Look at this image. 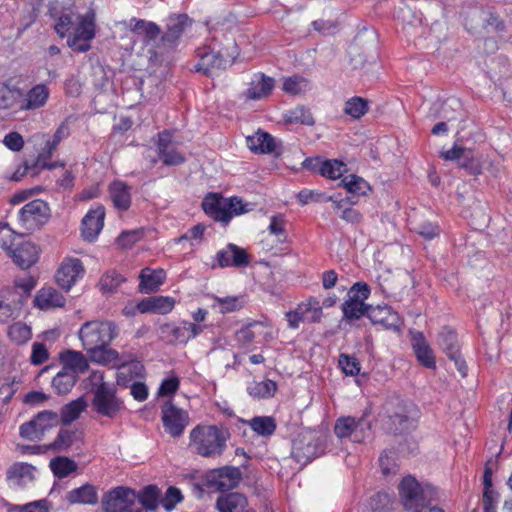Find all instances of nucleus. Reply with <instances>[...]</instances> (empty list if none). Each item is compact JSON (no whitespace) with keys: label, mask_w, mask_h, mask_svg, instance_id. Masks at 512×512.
Instances as JSON below:
<instances>
[{"label":"nucleus","mask_w":512,"mask_h":512,"mask_svg":"<svg viewBox=\"0 0 512 512\" xmlns=\"http://www.w3.org/2000/svg\"><path fill=\"white\" fill-rule=\"evenodd\" d=\"M79 339L91 362L119 368L118 383L121 377L130 370L126 360L115 349L109 347L118 336V327L113 321L93 320L82 324Z\"/></svg>","instance_id":"f257e3e1"},{"label":"nucleus","mask_w":512,"mask_h":512,"mask_svg":"<svg viewBox=\"0 0 512 512\" xmlns=\"http://www.w3.org/2000/svg\"><path fill=\"white\" fill-rule=\"evenodd\" d=\"M229 434L215 425H197L190 431L189 446L204 458L220 457L227 447Z\"/></svg>","instance_id":"f03ea898"},{"label":"nucleus","mask_w":512,"mask_h":512,"mask_svg":"<svg viewBox=\"0 0 512 512\" xmlns=\"http://www.w3.org/2000/svg\"><path fill=\"white\" fill-rule=\"evenodd\" d=\"M89 380L93 392V410L102 416L115 417L123 408V402L117 397L114 384L105 382L104 373L99 370L92 371Z\"/></svg>","instance_id":"7ed1b4c3"},{"label":"nucleus","mask_w":512,"mask_h":512,"mask_svg":"<svg viewBox=\"0 0 512 512\" xmlns=\"http://www.w3.org/2000/svg\"><path fill=\"white\" fill-rule=\"evenodd\" d=\"M202 207L210 218L224 225H227L233 216L249 211L247 204L243 203L242 199L238 197L224 198L213 193L204 198Z\"/></svg>","instance_id":"20e7f679"},{"label":"nucleus","mask_w":512,"mask_h":512,"mask_svg":"<svg viewBox=\"0 0 512 512\" xmlns=\"http://www.w3.org/2000/svg\"><path fill=\"white\" fill-rule=\"evenodd\" d=\"M399 497L403 507L413 512L429 505L432 488L421 485L413 476L404 477L399 486Z\"/></svg>","instance_id":"39448f33"},{"label":"nucleus","mask_w":512,"mask_h":512,"mask_svg":"<svg viewBox=\"0 0 512 512\" xmlns=\"http://www.w3.org/2000/svg\"><path fill=\"white\" fill-rule=\"evenodd\" d=\"M51 211L47 202L35 199L18 211V224L26 232H34L49 220Z\"/></svg>","instance_id":"423d86ee"},{"label":"nucleus","mask_w":512,"mask_h":512,"mask_svg":"<svg viewBox=\"0 0 512 512\" xmlns=\"http://www.w3.org/2000/svg\"><path fill=\"white\" fill-rule=\"evenodd\" d=\"M370 295V288L366 283H355L347 293V298L342 304L343 319L347 321L359 320L368 314L370 305L365 300Z\"/></svg>","instance_id":"0eeeda50"},{"label":"nucleus","mask_w":512,"mask_h":512,"mask_svg":"<svg viewBox=\"0 0 512 512\" xmlns=\"http://www.w3.org/2000/svg\"><path fill=\"white\" fill-rule=\"evenodd\" d=\"M191 25V20L186 14L171 15L166 20V31L163 33L159 40V44L155 50H151V55L157 57L173 49L179 42L180 37Z\"/></svg>","instance_id":"6e6552de"},{"label":"nucleus","mask_w":512,"mask_h":512,"mask_svg":"<svg viewBox=\"0 0 512 512\" xmlns=\"http://www.w3.org/2000/svg\"><path fill=\"white\" fill-rule=\"evenodd\" d=\"M95 27L94 12L77 16V24L73 34L68 36L67 45L76 52H87L91 48L90 41L95 37Z\"/></svg>","instance_id":"1a4fd4ad"},{"label":"nucleus","mask_w":512,"mask_h":512,"mask_svg":"<svg viewBox=\"0 0 512 512\" xmlns=\"http://www.w3.org/2000/svg\"><path fill=\"white\" fill-rule=\"evenodd\" d=\"M161 421L168 435L179 438L190 424V416L188 411L176 406L172 401H166L161 406Z\"/></svg>","instance_id":"9d476101"},{"label":"nucleus","mask_w":512,"mask_h":512,"mask_svg":"<svg viewBox=\"0 0 512 512\" xmlns=\"http://www.w3.org/2000/svg\"><path fill=\"white\" fill-rule=\"evenodd\" d=\"M371 423L367 420L366 415L361 417H340L337 419L334 432L339 438H350L353 442L361 443L370 434Z\"/></svg>","instance_id":"9b49d317"},{"label":"nucleus","mask_w":512,"mask_h":512,"mask_svg":"<svg viewBox=\"0 0 512 512\" xmlns=\"http://www.w3.org/2000/svg\"><path fill=\"white\" fill-rule=\"evenodd\" d=\"M2 248L12 257L14 263L21 269H28L39 259L40 250L31 241L14 239L10 245L3 241Z\"/></svg>","instance_id":"f8f14e48"},{"label":"nucleus","mask_w":512,"mask_h":512,"mask_svg":"<svg viewBox=\"0 0 512 512\" xmlns=\"http://www.w3.org/2000/svg\"><path fill=\"white\" fill-rule=\"evenodd\" d=\"M323 315L322 306L316 298H309L297 305V307L286 313L288 326L297 329L300 323H318Z\"/></svg>","instance_id":"ddd939ff"},{"label":"nucleus","mask_w":512,"mask_h":512,"mask_svg":"<svg viewBox=\"0 0 512 512\" xmlns=\"http://www.w3.org/2000/svg\"><path fill=\"white\" fill-rule=\"evenodd\" d=\"M204 327L192 322L182 321L179 324L165 323L161 325L160 331L162 337L169 343L185 344L200 335Z\"/></svg>","instance_id":"4468645a"},{"label":"nucleus","mask_w":512,"mask_h":512,"mask_svg":"<svg viewBox=\"0 0 512 512\" xmlns=\"http://www.w3.org/2000/svg\"><path fill=\"white\" fill-rule=\"evenodd\" d=\"M134 500H137L134 489L117 486L103 495L101 505L104 512H126Z\"/></svg>","instance_id":"2eb2a0df"},{"label":"nucleus","mask_w":512,"mask_h":512,"mask_svg":"<svg viewBox=\"0 0 512 512\" xmlns=\"http://www.w3.org/2000/svg\"><path fill=\"white\" fill-rule=\"evenodd\" d=\"M438 345L442 351L455 363L459 373L465 377L467 375L468 367L465 360L462 358L457 333L449 327H443L438 334Z\"/></svg>","instance_id":"dca6fc26"},{"label":"nucleus","mask_w":512,"mask_h":512,"mask_svg":"<svg viewBox=\"0 0 512 512\" xmlns=\"http://www.w3.org/2000/svg\"><path fill=\"white\" fill-rule=\"evenodd\" d=\"M85 269L80 259L74 257L65 258L55 274L57 284L65 291L84 276Z\"/></svg>","instance_id":"f3484780"},{"label":"nucleus","mask_w":512,"mask_h":512,"mask_svg":"<svg viewBox=\"0 0 512 512\" xmlns=\"http://www.w3.org/2000/svg\"><path fill=\"white\" fill-rule=\"evenodd\" d=\"M241 473L236 467H223L212 471L208 477V485L217 491L225 492L234 489L240 481Z\"/></svg>","instance_id":"a211bd4d"},{"label":"nucleus","mask_w":512,"mask_h":512,"mask_svg":"<svg viewBox=\"0 0 512 512\" xmlns=\"http://www.w3.org/2000/svg\"><path fill=\"white\" fill-rule=\"evenodd\" d=\"M36 467L26 462L13 463L6 472L10 486L24 489L35 481Z\"/></svg>","instance_id":"6ab92c4d"},{"label":"nucleus","mask_w":512,"mask_h":512,"mask_svg":"<svg viewBox=\"0 0 512 512\" xmlns=\"http://www.w3.org/2000/svg\"><path fill=\"white\" fill-rule=\"evenodd\" d=\"M157 152L166 166H176L185 162L184 155L172 142V135L169 131L164 130L158 134Z\"/></svg>","instance_id":"aec40b11"},{"label":"nucleus","mask_w":512,"mask_h":512,"mask_svg":"<svg viewBox=\"0 0 512 512\" xmlns=\"http://www.w3.org/2000/svg\"><path fill=\"white\" fill-rule=\"evenodd\" d=\"M23 304V295L16 289L0 290V322L16 318Z\"/></svg>","instance_id":"412c9836"},{"label":"nucleus","mask_w":512,"mask_h":512,"mask_svg":"<svg viewBox=\"0 0 512 512\" xmlns=\"http://www.w3.org/2000/svg\"><path fill=\"white\" fill-rule=\"evenodd\" d=\"M50 89L46 84L40 83L30 88L20 100L18 111H31L44 107L49 99Z\"/></svg>","instance_id":"4be33fe9"},{"label":"nucleus","mask_w":512,"mask_h":512,"mask_svg":"<svg viewBox=\"0 0 512 512\" xmlns=\"http://www.w3.org/2000/svg\"><path fill=\"white\" fill-rule=\"evenodd\" d=\"M105 208L102 205L88 211L82 220L81 234L87 241H94L104 226Z\"/></svg>","instance_id":"5701e85b"},{"label":"nucleus","mask_w":512,"mask_h":512,"mask_svg":"<svg viewBox=\"0 0 512 512\" xmlns=\"http://www.w3.org/2000/svg\"><path fill=\"white\" fill-rule=\"evenodd\" d=\"M216 260L218 265L222 268L232 266L244 267L249 264V258L246 251L232 243L217 252Z\"/></svg>","instance_id":"b1692460"},{"label":"nucleus","mask_w":512,"mask_h":512,"mask_svg":"<svg viewBox=\"0 0 512 512\" xmlns=\"http://www.w3.org/2000/svg\"><path fill=\"white\" fill-rule=\"evenodd\" d=\"M275 85L274 78L265 75L264 73H256L252 77L249 87L244 92L248 100H261L267 98Z\"/></svg>","instance_id":"393cba45"},{"label":"nucleus","mask_w":512,"mask_h":512,"mask_svg":"<svg viewBox=\"0 0 512 512\" xmlns=\"http://www.w3.org/2000/svg\"><path fill=\"white\" fill-rule=\"evenodd\" d=\"M321 447L317 441L301 438L293 443L291 455L296 462L306 465L321 454Z\"/></svg>","instance_id":"a878e982"},{"label":"nucleus","mask_w":512,"mask_h":512,"mask_svg":"<svg viewBox=\"0 0 512 512\" xmlns=\"http://www.w3.org/2000/svg\"><path fill=\"white\" fill-rule=\"evenodd\" d=\"M131 187L122 180H114L108 186L109 197L119 211H127L131 206Z\"/></svg>","instance_id":"bb28decb"},{"label":"nucleus","mask_w":512,"mask_h":512,"mask_svg":"<svg viewBox=\"0 0 512 512\" xmlns=\"http://www.w3.org/2000/svg\"><path fill=\"white\" fill-rule=\"evenodd\" d=\"M175 299L169 296H151L138 302L140 313L167 314L175 306Z\"/></svg>","instance_id":"cd10ccee"},{"label":"nucleus","mask_w":512,"mask_h":512,"mask_svg":"<svg viewBox=\"0 0 512 512\" xmlns=\"http://www.w3.org/2000/svg\"><path fill=\"white\" fill-rule=\"evenodd\" d=\"M59 359L63 366L62 368L77 377L79 374L86 372L89 368L87 358L80 351H63L60 353Z\"/></svg>","instance_id":"c85d7f7f"},{"label":"nucleus","mask_w":512,"mask_h":512,"mask_svg":"<svg viewBox=\"0 0 512 512\" xmlns=\"http://www.w3.org/2000/svg\"><path fill=\"white\" fill-rule=\"evenodd\" d=\"M134 23L133 27H131V31L136 35L137 38L141 39L146 46L155 42L161 33L160 27L151 21H146L143 19H131V24Z\"/></svg>","instance_id":"c756f323"},{"label":"nucleus","mask_w":512,"mask_h":512,"mask_svg":"<svg viewBox=\"0 0 512 512\" xmlns=\"http://www.w3.org/2000/svg\"><path fill=\"white\" fill-rule=\"evenodd\" d=\"M199 61L195 66L198 72L210 75L214 69H219L225 66L226 59L223 54L214 51L202 49L198 51Z\"/></svg>","instance_id":"7c9ffc66"},{"label":"nucleus","mask_w":512,"mask_h":512,"mask_svg":"<svg viewBox=\"0 0 512 512\" xmlns=\"http://www.w3.org/2000/svg\"><path fill=\"white\" fill-rule=\"evenodd\" d=\"M34 303L41 310H49L64 306L65 298L55 288L43 287L37 292Z\"/></svg>","instance_id":"2f4dec72"},{"label":"nucleus","mask_w":512,"mask_h":512,"mask_svg":"<svg viewBox=\"0 0 512 512\" xmlns=\"http://www.w3.org/2000/svg\"><path fill=\"white\" fill-rule=\"evenodd\" d=\"M413 351L417 357V360L426 368H435L436 361L433 350L424 339L422 333L417 332L413 335L412 342Z\"/></svg>","instance_id":"473e14b6"},{"label":"nucleus","mask_w":512,"mask_h":512,"mask_svg":"<svg viewBox=\"0 0 512 512\" xmlns=\"http://www.w3.org/2000/svg\"><path fill=\"white\" fill-rule=\"evenodd\" d=\"M66 499L72 505H95L98 502V491L94 485L86 483L70 490L66 495Z\"/></svg>","instance_id":"72a5a7b5"},{"label":"nucleus","mask_w":512,"mask_h":512,"mask_svg":"<svg viewBox=\"0 0 512 512\" xmlns=\"http://www.w3.org/2000/svg\"><path fill=\"white\" fill-rule=\"evenodd\" d=\"M248 148L256 153L268 154L276 150L274 137L264 131L258 130L254 135L246 138Z\"/></svg>","instance_id":"f704fd0d"},{"label":"nucleus","mask_w":512,"mask_h":512,"mask_svg":"<svg viewBox=\"0 0 512 512\" xmlns=\"http://www.w3.org/2000/svg\"><path fill=\"white\" fill-rule=\"evenodd\" d=\"M247 498L237 492L223 494L216 501V508L219 512H245Z\"/></svg>","instance_id":"c9c22d12"},{"label":"nucleus","mask_w":512,"mask_h":512,"mask_svg":"<svg viewBox=\"0 0 512 512\" xmlns=\"http://www.w3.org/2000/svg\"><path fill=\"white\" fill-rule=\"evenodd\" d=\"M139 290L144 293L156 292L160 285L164 283L165 272L162 269L151 270L144 268L141 270Z\"/></svg>","instance_id":"e433bc0d"},{"label":"nucleus","mask_w":512,"mask_h":512,"mask_svg":"<svg viewBox=\"0 0 512 512\" xmlns=\"http://www.w3.org/2000/svg\"><path fill=\"white\" fill-rule=\"evenodd\" d=\"M23 97V90L7 83H0V110L13 109L18 111V105Z\"/></svg>","instance_id":"4c0bfd02"},{"label":"nucleus","mask_w":512,"mask_h":512,"mask_svg":"<svg viewBox=\"0 0 512 512\" xmlns=\"http://www.w3.org/2000/svg\"><path fill=\"white\" fill-rule=\"evenodd\" d=\"M138 504L148 511H156L160 505L161 490L158 486L150 484L136 492Z\"/></svg>","instance_id":"58836bf2"},{"label":"nucleus","mask_w":512,"mask_h":512,"mask_svg":"<svg viewBox=\"0 0 512 512\" xmlns=\"http://www.w3.org/2000/svg\"><path fill=\"white\" fill-rule=\"evenodd\" d=\"M367 317L373 322V323H379L383 324L385 326H394L396 325L397 321V314L392 311L391 307L384 305V306H376L373 307L370 305V308L368 310Z\"/></svg>","instance_id":"ea45409f"},{"label":"nucleus","mask_w":512,"mask_h":512,"mask_svg":"<svg viewBox=\"0 0 512 512\" xmlns=\"http://www.w3.org/2000/svg\"><path fill=\"white\" fill-rule=\"evenodd\" d=\"M297 200L301 205H306L311 202H327L331 201L335 205V209L341 210L345 200H336L332 196H326L315 190L303 189L297 194Z\"/></svg>","instance_id":"a19ab883"},{"label":"nucleus","mask_w":512,"mask_h":512,"mask_svg":"<svg viewBox=\"0 0 512 512\" xmlns=\"http://www.w3.org/2000/svg\"><path fill=\"white\" fill-rule=\"evenodd\" d=\"M309 89L310 81L301 75H293L283 79L282 90L287 94L296 96L305 93Z\"/></svg>","instance_id":"79ce46f5"},{"label":"nucleus","mask_w":512,"mask_h":512,"mask_svg":"<svg viewBox=\"0 0 512 512\" xmlns=\"http://www.w3.org/2000/svg\"><path fill=\"white\" fill-rule=\"evenodd\" d=\"M277 390V385L273 380L266 379L260 382H252L247 386V392L253 398L273 397Z\"/></svg>","instance_id":"37998d69"},{"label":"nucleus","mask_w":512,"mask_h":512,"mask_svg":"<svg viewBox=\"0 0 512 512\" xmlns=\"http://www.w3.org/2000/svg\"><path fill=\"white\" fill-rule=\"evenodd\" d=\"M79 437V434L75 430L61 429L55 438V440L46 445V448L54 451H65L72 446L74 441Z\"/></svg>","instance_id":"c03bdc74"},{"label":"nucleus","mask_w":512,"mask_h":512,"mask_svg":"<svg viewBox=\"0 0 512 512\" xmlns=\"http://www.w3.org/2000/svg\"><path fill=\"white\" fill-rule=\"evenodd\" d=\"M250 428L258 435L271 436L276 430V421L271 416H256L249 421Z\"/></svg>","instance_id":"a18cd8bd"},{"label":"nucleus","mask_w":512,"mask_h":512,"mask_svg":"<svg viewBox=\"0 0 512 512\" xmlns=\"http://www.w3.org/2000/svg\"><path fill=\"white\" fill-rule=\"evenodd\" d=\"M284 119L287 123L290 124H303L312 126L315 123L312 113L304 106H298L287 111L284 115Z\"/></svg>","instance_id":"49530a36"},{"label":"nucleus","mask_w":512,"mask_h":512,"mask_svg":"<svg viewBox=\"0 0 512 512\" xmlns=\"http://www.w3.org/2000/svg\"><path fill=\"white\" fill-rule=\"evenodd\" d=\"M87 406L86 401L80 397L66 404L61 411V420L64 424H70L79 418Z\"/></svg>","instance_id":"de8ad7c7"},{"label":"nucleus","mask_w":512,"mask_h":512,"mask_svg":"<svg viewBox=\"0 0 512 512\" xmlns=\"http://www.w3.org/2000/svg\"><path fill=\"white\" fill-rule=\"evenodd\" d=\"M243 306L244 299L242 296L214 297L213 307L218 308V311L222 314L235 312Z\"/></svg>","instance_id":"09e8293b"},{"label":"nucleus","mask_w":512,"mask_h":512,"mask_svg":"<svg viewBox=\"0 0 512 512\" xmlns=\"http://www.w3.org/2000/svg\"><path fill=\"white\" fill-rule=\"evenodd\" d=\"M77 378V376L62 368L53 378L52 386L58 394H67L74 387Z\"/></svg>","instance_id":"8fccbe9b"},{"label":"nucleus","mask_w":512,"mask_h":512,"mask_svg":"<svg viewBox=\"0 0 512 512\" xmlns=\"http://www.w3.org/2000/svg\"><path fill=\"white\" fill-rule=\"evenodd\" d=\"M52 472L58 478L67 477L77 469L76 463L67 457H55L49 464Z\"/></svg>","instance_id":"3c124183"},{"label":"nucleus","mask_w":512,"mask_h":512,"mask_svg":"<svg viewBox=\"0 0 512 512\" xmlns=\"http://www.w3.org/2000/svg\"><path fill=\"white\" fill-rule=\"evenodd\" d=\"M347 171L346 164L338 160H325L320 164L319 172L330 179H339Z\"/></svg>","instance_id":"603ef678"},{"label":"nucleus","mask_w":512,"mask_h":512,"mask_svg":"<svg viewBox=\"0 0 512 512\" xmlns=\"http://www.w3.org/2000/svg\"><path fill=\"white\" fill-rule=\"evenodd\" d=\"M69 135L70 127L67 121H63L56 129L52 139L46 142V145L44 147V153L46 154V157L50 158L54 151L57 149L59 143L62 140L66 139Z\"/></svg>","instance_id":"864d4df0"},{"label":"nucleus","mask_w":512,"mask_h":512,"mask_svg":"<svg viewBox=\"0 0 512 512\" xmlns=\"http://www.w3.org/2000/svg\"><path fill=\"white\" fill-rule=\"evenodd\" d=\"M125 278L115 270L105 272L100 281V290L104 293L114 292L123 282Z\"/></svg>","instance_id":"5fc2aeb1"},{"label":"nucleus","mask_w":512,"mask_h":512,"mask_svg":"<svg viewBox=\"0 0 512 512\" xmlns=\"http://www.w3.org/2000/svg\"><path fill=\"white\" fill-rule=\"evenodd\" d=\"M368 111V102L358 96H354L345 102L344 113L354 119H359Z\"/></svg>","instance_id":"6e6d98bb"},{"label":"nucleus","mask_w":512,"mask_h":512,"mask_svg":"<svg viewBox=\"0 0 512 512\" xmlns=\"http://www.w3.org/2000/svg\"><path fill=\"white\" fill-rule=\"evenodd\" d=\"M8 337L18 345L26 343L31 338V328L22 323L16 322L8 327Z\"/></svg>","instance_id":"4d7b16f0"},{"label":"nucleus","mask_w":512,"mask_h":512,"mask_svg":"<svg viewBox=\"0 0 512 512\" xmlns=\"http://www.w3.org/2000/svg\"><path fill=\"white\" fill-rule=\"evenodd\" d=\"M269 234L277 238V242L284 243L287 239L286 219L282 214L273 215L268 226Z\"/></svg>","instance_id":"13d9d810"},{"label":"nucleus","mask_w":512,"mask_h":512,"mask_svg":"<svg viewBox=\"0 0 512 512\" xmlns=\"http://www.w3.org/2000/svg\"><path fill=\"white\" fill-rule=\"evenodd\" d=\"M391 503L392 502L389 494L378 492L369 498L367 502V508L371 512H389Z\"/></svg>","instance_id":"bf43d9fd"},{"label":"nucleus","mask_w":512,"mask_h":512,"mask_svg":"<svg viewBox=\"0 0 512 512\" xmlns=\"http://www.w3.org/2000/svg\"><path fill=\"white\" fill-rule=\"evenodd\" d=\"M342 183L348 192L356 195H365L370 190L369 184L361 177L356 175L346 176Z\"/></svg>","instance_id":"052dcab7"},{"label":"nucleus","mask_w":512,"mask_h":512,"mask_svg":"<svg viewBox=\"0 0 512 512\" xmlns=\"http://www.w3.org/2000/svg\"><path fill=\"white\" fill-rule=\"evenodd\" d=\"M379 465L383 475H395L398 471L396 453L394 451H384L379 458Z\"/></svg>","instance_id":"680f3d73"},{"label":"nucleus","mask_w":512,"mask_h":512,"mask_svg":"<svg viewBox=\"0 0 512 512\" xmlns=\"http://www.w3.org/2000/svg\"><path fill=\"white\" fill-rule=\"evenodd\" d=\"M183 500V496L181 491L175 487L170 486L166 492L165 495L162 497L160 496V504L163 506V508L166 511H172L178 503H180Z\"/></svg>","instance_id":"e2e57ef3"},{"label":"nucleus","mask_w":512,"mask_h":512,"mask_svg":"<svg viewBox=\"0 0 512 512\" xmlns=\"http://www.w3.org/2000/svg\"><path fill=\"white\" fill-rule=\"evenodd\" d=\"M339 366L341 367L342 371L349 376H356L360 372V362L358 359L354 356L348 355V354H340L339 360H338Z\"/></svg>","instance_id":"0e129e2a"},{"label":"nucleus","mask_w":512,"mask_h":512,"mask_svg":"<svg viewBox=\"0 0 512 512\" xmlns=\"http://www.w3.org/2000/svg\"><path fill=\"white\" fill-rule=\"evenodd\" d=\"M20 383L21 381L17 379L16 376L8 375L2 379V383L0 385V394L5 395V403H8L12 399V397L18 390Z\"/></svg>","instance_id":"69168bd1"},{"label":"nucleus","mask_w":512,"mask_h":512,"mask_svg":"<svg viewBox=\"0 0 512 512\" xmlns=\"http://www.w3.org/2000/svg\"><path fill=\"white\" fill-rule=\"evenodd\" d=\"M57 422H58V416L55 412H52V411L39 412L33 419V423H36V426H38V429L42 430L43 432L46 429L56 425Z\"/></svg>","instance_id":"338daca9"},{"label":"nucleus","mask_w":512,"mask_h":512,"mask_svg":"<svg viewBox=\"0 0 512 512\" xmlns=\"http://www.w3.org/2000/svg\"><path fill=\"white\" fill-rule=\"evenodd\" d=\"M50 504L48 500L41 499L34 502H30L10 512H49Z\"/></svg>","instance_id":"774afa93"}]
</instances>
